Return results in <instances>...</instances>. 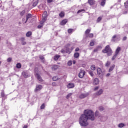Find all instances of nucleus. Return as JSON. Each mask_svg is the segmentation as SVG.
Listing matches in <instances>:
<instances>
[{"mask_svg": "<svg viewBox=\"0 0 128 128\" xmlns=\"http://www.w3.org/2000/svg\"><path fill=\"white\" fill-rule=\"evenodd\" d=\"M102 20V17H99L97 20V22H100Z\"/></svg>", "mask_w": 128, "mask_h": 128, "instance_id": "79ce46f5", "label": "nucleus"}, {"mask_svg": "<svg viewBox=\"0 0 128 128\" xmlns=\"http://www.w3.org/2000/svg\"><path fill=\"white\" fill-rule=\"evenodd\" d=\"M58 66L54 65L52 67V70H58Z\"/></svg>", "mask_w": 128, "mask_h": 128, "instance_id": "4be33fe9", "label": "nucleus"}, {"mask_svg": "<svg viewBox=\"0 0 128 128\" xmlns=\"http://www.w3.org/2000/svg\"><path fill=\"white\" fill-rule=\"evenodd\" d=\"M100 84V80L98 78H96L94 80V86H98V84Z\"/></svg>", "mask_w": 128, "mask_h": 128, "instance_id": "ddd939ff", "label": "nucleus"}, {"mask_svg": "<svg viewBox=\"0 0 128 128\" xmlns=\"http://www.w3.org/2000/svg\"><path fill=\"white\" fill-rule=\"evenodd\" d=\"M120 50H122V48L120 47H118V48L116 50L115 55L113 56L112 60H114L116 58Z\"/></svg>", "mask_w": 128, "mask_h": 128, "instance_id": "39448f33", "label": "nucleus"}, {"mask_svg": "<svg viewBox=\"0 0 128 128\" xmlns=\"http://www.w3.org/2000/svg\"><path fill=\"white\" fill-rule=\"evenodd\" d=\"M118 40H120V36H118L115 35L113 36L112 40L113 42H118Z\"/></svg>", "mask_w": 128, "mask_h": 128, "instance_id": "6e6552de", "label": "nucleus"}, {"mask_svg": "<svg viewBox=\"0 0 128 128\" xmlns=\"http://www.w3.org/2000/svg\"><path fill=\"white\" fill-rule=\"evenodd\" d=\"M84 12L86 10H79L78 12V14H80V12Z\"/></svg>", "mask_w": 128, "mask_h": 128, "instance_id": "37998d69", "label": "nucleus"}, {"mask_svg": "<svg viewBox=\"0 0 128 128\" xmlns=\"http://www.w3.org/2000/svg\"><path fill=\"white\" fill-rule=\"evenodd\" d=\"M74 50V47L73 46L71 48V52H72V50Z\"/></svg>", "mask_w": 128, "mask_h": 128, "instance_id": "680f3d73", "label": "nucleus"}, {"mask_svg": "<svg viewBox=\"0 0 128 128\" xmlns=\"http://www.w3.org/2000/svg\"><path fill=\"white\" fill-rule=\"evenodd\" d=\"M61 52H62V54H66V49H65V50L62 49L61 51Z\"/></svg>", "mask_w": 128, "mask_h": 128, "instance_id": "49530a36", "label": "nucleus"}, {"mask_svg": "<svg viewBox=\"0 0 128 128\" xmlns=\"http://www.w3.org/2000/svg\"><path fill=\"white\" fill-rule=\"evenodd\" d=\"M90 46H94V42H91L90 43Z\"/></svg>", "mask_w": 128, "mask_h": 128, "instance_id": "09e8293b", "label": "nucleus"}, {"mask_svg": "<svg viewBox=\"0 0 128 128\" xmlns=\"http://www.w3.org/2000/svg\"><path fill=\"white\" fill-rule=\"evenodd\" d=\"M24 128H28V126H24Z\"/></svg>", "mask_w": 128, "mask_h": 128, "instance_id": "338daca9", "label": "nucleus"}, {"mask_svg": "<svg viewBox=\"0 0 128 128\" xmlns=\"http://www.w3.org/2000/svg\"><path fill=\"white\" fill-rule=\"evenodd\" d=\"M124 6L126 8H128V1H127L126 2L124 3Z\"/></svg>", "mask_w": 128, "mask_h": 128, "instance_id": "4c0bfd02", "label": "nucleus"}, {"mask_svg": "<svg viewBox=\"0 0 128 128\" xmlns=\"http://www.w3.org/2000/svg\"><path fill=\"white\" fill-rule=\"evenodd\" d=\"M110 76V74H106V78H108V76Z\"/></svg>", "mask_w": 128, "mask_h": 128, "instance_id": "052dcab7", "label": "nucleus"}, {"mask_svg": "<svg viewBox=\"0 0 128 128\" xmlns=\"http://www.w3.org/2000/svg\"><path fill=\"white\" fill-rule=\"evenodd\" d=\"M12 60V58H8L7 60L8 62H11Z\"/></svg>", "mask_w": 128, "mask_h": 128, "instance_id": "a18cd8bd", "label": "nucleus"}, {"mask_svg": "<svg viewBox=\"0 0 128 128\" xmlns=\"http://www.w3.org/2000/svg\"><path fill=\"white\" fill-rule=\"evenodd\" d=\"M67 23H68V20H64L61 22L60 24L61 26H65V24H66Z\"/></svg>", "mask_w": 128, "mask_h": 128, "instance_id": "a211bd4d", "label": "nucleus"}, {"mask_svg": "<svg viewBox=\"0 0 128 128\" xmlns=\"http://www.w3.org/2000/svg\"><path fill=\"white\" fill-rule=\"evenodd\" d=\"M68 66H72V61H69V62H68Z\"/></svg>", "mask_w": 128, "mask_h": 128, "instance_id": "ea45409f", "label": "nucleus"}, {"mask_svg": "<svg viewBox=\"0 0 128 128\" xmlns=\"http://www.w3.org/2000/svg\"><path fill=\"white\" fill-rule=\"evenodd\" d=\"M86 36L87 38H94V34H89L87 35Z\"/></svg>", "mask_w": 128, "mask_h": 128, "instance_id": "c85d7f7f", "label": "nucleus"}, {"mask_svg": "<svg viewBox=\"0 0 128 128\" xmlns=\"http://www.w3.org/2000/svg\"><path fill=\"white\" fill-rule=\"evenodd\" d=\"M106 0H102L101 2V6H106Z\"/></svg>", "mask_w": 128, "mask_h": 128, "instance_id": "6ab92c4d", "label": "nucleus"}, {"mask_svg": "<svg viewBox=\"0 0 128 128\" xmlns=\"http://www.w3.org/2000/svg\"><path fill=\"white\" fill-rule=\"evenodd\" d=\"M46 108V106L44 104H42L40 107L41 110H44V108Z\"/></svg>", "mask_w": 128, "mask_h": 128, "instance_id": "58836bf2", "label": "nucleus"}, {"mask_svg": "<svg viewBox=\"0 0 128 128\" xmlns=\"http://www.w3.org/2000/svg\"><path fill=\"white\" fill-rule=\"evenodd\" d=\"M1 64H2V62L0 61V66Z\"/></svg>", "mask_w": 128, "mask_h": 128, "instance_id": "774afa93", "label": "nucleus"}, {"mask_svg": "<svg viewBox=\"0 0 128 128\" xmlns=\"http://www.w3.org/2000/svg\"><path fill=\"white\" fill-rule=\"evenodd\" d=\"M68 88H74V84H69L68 86Z\"/></svg>", "mask_w": 128, "mask_h": 128, "instance_id": "f3484780", "label": "nucleus"}, {"mask_svg": "<svg viewBox=\"0 0 128 128\" xmlns=\"http://www.w3.org/2000/svg\"><path fill=\"white\" fill-rule=\"evenodd\" d=\"M64 16H65V14H64V12H61L60 14V16L61 18H64Z\"/></svg>", "mask_w": 128, "mask_h": 128, "instance_id": "5701e85b", "label": "nucleus"}, {"mask_svg": "<svg viewBox=\"0 0 128 128\" xmlns=\"http://www.w3.org/2000/svg\"><path fill=\"white\" fill-rule=\"evenodd\" d=\"M96 118H98L100 120H101L102 122L104 121V116L100 114V112H98V111H96Z\"/></svg>", "mask_w": 128, "mask_h": 128, "instance_id": "423d86ee", "label": "nucleus"}, {"mask_svg": "<svg viewBox=\"0 0 128 128\" xmlns=\"http://www.w3.org/2000/svg\"><path fill=\"white\" fill-rule=\"evenodd\" d=\"M16 68H22V64L18 63L16 64Z\"/></svg>", "mask_w": 128, "mask_h": 128, "instance_id": "7c9ffc66", "label": "nucleus"}, {"mask_svg": "<svg viewBox=\"0 0 128 128\" xmlns=\"http://www.w3.org/2000/svg\"><path fill=\"white\" fill-rule=\"evenodd\" d=\"M48 20V12H44L42 18V21L40 22V24H44L45 22Z\"/></svg>", "mask_w": 128, "mask_h": 128, "instance_id": "20e7f679", "label": "nucleus"}, {"mask_svg": "<svg viewBox=\"0 0 128 128\" xmlns=\"http://www.w3.org/2000/svg\"><path fill=\"white\" fill-rule=\"evenodd\" d=\"M104 93V90H100L96 94H94V96H102Z\"/></svg>", "mask_w": 128, "mask_h": 128, "instance_id": "9b49d317", "label": "nucleus"}, {"mask_svg": "<svg viewBox=\"0 0 128 128\" xmlns=\"http://www.w3.org/2000/svg\"><path fill=\"white\" fill-rule=\"evenodd\" d=\"M99 110L100 112H104V107L101 106Z\"/></svg>", "mask_w": 128, "mask_h": 128, "instance_id": "c03bdc74", "label": "nucleus"}, {"mask_svg": "<svg viewBox=\"0 0 128 128\" xmlns=\"http://www.w3.org/2000/svg\"><path fill=\"white\" fill-rule=\"evenodd\" d=\"M2 98H4V91H2Z\"/></svg>", "mask_w": 128, "mask_h": 128, "instance_id": "3c124183", "label": "nucleus"}, {"mask_svg": "<svg viewBox=\"0 0 128 128\" xmlns=\"http://www.w3.org/2000/svg\"><path fill=\"white\" fill-rule=\"evenodd\" d=\"M128 38L126 37H124V38H123V40H126V39Z\"/></svg>", "mask_w": 128, "mask_h": 128, "instance_id": "e2e57ef3", "label": "nucleus"}, {"mask_svg": "<svg viewBox=\"0 0 128 128\" xmlns=\"http://www.w3.org/2000/svg\"><path fill=\"white\" fill-rule=\"evenodd\" d=\"M102 52L104 54H107L108 56H110L112 54V48H110V46H106V48L102 50Z\"/></svg>", "mask_w": 128, "mask_h": 128, "instance_id": "f03ea898", "label": "nucleus"}, {"mask_svg": "<svg viewBox=\"0 0 128 128\" xmlns=\"http://www.w3.org/2000/svg\"><path fill=\"white\" fill-rule=\"evenodd\" d=\"M76 52H80V48H76Z\"/></svg>", "mask_w": 128, "mask_h": 128, "instance_id": "13d9d810", "label": "nucleus"}, {"mask_svg": "<svg viewBox=\"0 0 128 128\" xmlns=\"http://www.w3.org/2000/svg\"><path fill=\"white\" fill-rule=\"evenodd\" d=\"M42 90V86L38 85L36 86V88L34 90L35 92H40V90Z\"/></svg>", "mask_w": 128, "mask_h": 128, "instance_id": "1a4fd4ad", "label": "nucleus"}, {"mask_svg": "<svg viewBox=\"0 0 128 128\" xmlns=\"http://www.w3.org/2000/svg\"><path fill=\"white\" fill-rule=\"evenodd\" d=\"M90 32V30H87L86 32V36H88Z\"/></svg>", "mask_w": 128, "mask_h": 128, "instance_id": "473e14b6", "label": "nucleus"}, {"mask_svg": "<svg viewBox=\"0 0 128 128\" xmlns=\"http://www.w3.org/2000/svg\"><path fill=\"white\" fill-rule=\"evenodd\" d=\"M98 88H100L98 86L96 87L94 90H98Z\"/></svg>", "mask_w": 128, "mask_h": 128, "instance_id": "6e6d98bb", "label": "nucleus"}, {"mask_svg": "<svg viewBox=\"0 0 128 128\" xmlns=\"http://www.w3.org/2000/svg\"><path fill=\"white\" fill-rule=\"evenodd\" d=\"M24 40H26V39L24 38H21V42H24Z\"/></svg>", "mask_w": 128, "mask_h": 128, "instance_id": "4d7b16f0", "label": "nucleus"}, {"mask_svg": "<svg viewBox=\"0 0 128 128\" xmlns=\"http://www.w3.org/2000/svg\"><path fill=\"white\" fill-rule=\"evenodd\" d=\"M84 76H86V72L84 70H81L79 74V78H84Z\"/></svg>", "mask_w": 128, "mask_h": 128, "instance_id": "9d476101", "label": "nucleus"}, {"mask_svg": "<svg viewBox=\"0 0 128 128\" xmlns=\"http://www.w3.org/2000/svg\"><path fill=\"white\" fill-rule=\"evenodd\" d=\"M98 49H96L95 50H94V52H98Z\"/></svg>", "mask_w": 128, "mask_h": 128, "instance_id": "bf43d9fd", "label": "nucleus"}, {"mask_svg": "<svg viewBox=\"0 0 128 128\" xmlns=\"http://www.w3.org/2000/svg\"><path fill=\"white\" fill-rule=\"evenodd\" d=\"M88 120L92 121L96 120L94 112L92 110H86L84 114H82L80 117V124L81 126H88Z\"/></svg>", "mask_w": 128, "mask_h": 128, "instance_id": "f257e3e1", "label": "nucleus"}, {"mask_svg": "<svg viewBox=\"0 0 128 128\" xmlns=\"http://www.w3.org/2000/svg\"><path fill=\"white\" fill-rule=\"evenodd\" d=\"M52 0H48V4H50V3L52 2Z\"/></svg>", "mask_w": 128, "mask_h": 128, "instance_id": "864d4df0", "label": "nucleus"}, {"mask_svg": "<svg viewBox=\"0 0 128 128\" xmlns=\"http://www.w3.org/2000/svg\"><path fill=\"white\" fill-rule=\"evenodd\" d=\"M114 68H116V65H112L109 70V72H112L114 70Z\"/></svg>", "mask_w": 128, "mask_h": 128, "instance_id": "aec40b11", "label": "nucleus"}, {"mask_svg": "<svg viewBox=\"0 0 128 128\" xmlns=\"http://www.w3.org/2000/svg\"><path fill=\"white\" fill-rule=\"evenodd\" d=\"M88 3L89 4H90V6H94V1L93 0H88Z\"/></svg>", "mask_w": 128, "mask_h": 128, "instance_id": "412c9836", "label": "nucleus"}, {"mask_svg": "<svg viewBox=\"0 0 128 128\" xmlns=\"http://www.w3.org/2000/svg\"><path fill=\"white\" fill-rule=\"evenodd\" d=\"M74 56L75 58H80V54L76 52L74 54Z\"/></svg>", "mask_w": 128, "mask_h": 128, "instance_id": "b1692460", "label": "nucleus"}, {"mask_svg": "<svg viewBox=\"0 0 128 128\" xmlns=\"http://www.w3.org/2000/svg\"><path fill=\"white\" fill-rule=\"evenodd\" d=\"M35 74L36 76L38 78V80L40 82H44V80H42V76H40V74H38V68H35Z\"/></svg>", "mask_w": 128, "mask_h": 128, "instance_id": "7ed1b4c3", "label": "nucleus"}, {"mask_svg": "<svg viewBox=\"0 0 128 128\" xmlns=\"http://www.w3.org/2000/svg\"><path fill=\"white\" fill-rule=\"evenodd\" d=\"M128 14V11H126L124 12V14Z\"/></svg>", "mask_w": 128, "mask_h": 128, "instance_id": "0e129e2a", "label": "nucleus"}, {"mask_svg": "<svg viewBox=\"0 0 128 128\" xmlns=\"http://www.w3.org/2000/svg\"><path fill=\"white\" fill-rule=\"evenodd\" d=\"M88 94H82L80 96V98H86L87 96H88Z\"/></svg>", "mask_w": 128, "mask_h": 128, "instance_id": "4468645a", "label": "nucleus"}, {"mask_svg": "<svg viewBox=\"0 0 128 128\" xmlns=\"http://www.w3.org/2000/svg\"><path fill=\"white\" fill-rule=\"evenodd\" d=\"M97 72L98 76H104V73L102 72V70L100 68H97Z\"/></svg>", "mask_w": 128, "mask_h": 128, "instance_id": "f8f14e48", "label": "nucleus"}, {"mask_svg": "<svg viewBox=\"0 0 128 128\" xmlns=\"http://www.w3.org/2000/svg\"><path fill=\"white\" fill-rule=\"evenodd\" d=\"M44 26V24H41L38 26V28H42Z\"/></svg>", "mask_w": 128, "mask_h": 128, "instance_id": "de8ad7c7", "label": "nucleus"}, {"mask_svg": "<svg viewBox=\"0 0 128 128\" xmlns=\"http://www.w3.org/2000/svg\"><path fill=\"white\" fill-rule=\"evenodd\" d=\"M68 34H72L74 32V30L73 29H69L68 30Z\"/></svg>", "mask_w": 128, "mask_h": 128, "instance_id": "72a5a7b5", "label": "nucleus"}, {"mask_svg": "<svg viewBox=\"0 0 128 128\" xmlns=\"http://www.w3.org/2000/svg\"><path fill=\"white\" fill-rule=\"evenodd\" d=\"M60 58V56L56 55L54 56V60H58V58Z\"/></svg>", "mask_w": 128, "mask_h": 128, "instance_id": "bb28decb", "label": "nucleus"}, {"mask_svg": "<svg viewBox=\"0 0 128 128\" xmlns=\"http://www.w3.org/2000/svg\"><path fill=\"white\" fill-rule=\"evenodd\" d=\"M22 46H26V42L24 41L22 42Z\"/></svg>", "mask_w": 128, "mask_h": 128, "instance_id": "603ef678", "label": "nucleus"}, {"mask_svg": "<svg viewBox=\"0 0 128 128\" xmlns=\"http://www.w3.org/2000/svg\"><path fill=\"white\" fill-rule=\"evenodd\" d=\"M91 70H96V66L93 65L92 66H91Z\"/></svg>", "mask_w": 128, "mask_h": 128, "instance_id": "c756f323", "label": "nucleus"}, {"mask_svg": "<svg viewBox=\"0 0 128 128\" xmlns=\"http://www.w3.org/2000/svg\"><path fill=\"white\" fill-rule=\"evenodd\" d=\"M52 80L54 82H56L58 80V77L54 76Z\"/></svg>", "mask_w": 128, "mask_h": 128, "instance_id": "2f4dec72", "label": "nucleus"}, {"mask_svg": "<svg viewBox=\"0 0 128 128\" xmlns=\"http://www.w3.org/2000/svg\"><path fill=\"white\" fill-rule=\"evenodd\" d=\"M38 0L35 2L33 4V6H34V8H36V6H38Z\"/></svg>", "mask_w": 128, "mask_h": 128, "instance_id": "cd10ccee", "label": "nucleus"}, {"mask_svg": "<svg viewBox=\"0 0 128 128\" xmlns=\"http://www.w3.org/2000/svg\"><path fill=\"white\" fill-rule=\"evenodd\" d=\"M52 84L53 86H56V82H53Z\"/></svg>", "mask_w": 128, "mask_h": 128, "instance_id": "5fc2aeb1", "label": "nucleus"}, {"mask_svg": "<svg viewBox=\"0 0 128 128\" xmlns=\"http://www.w3.org/2000/svg\"><path fill=\"white\" fill-rule=\"evenodd\" d=\"M22 74L24 76V78H26L30 76L28 75V72H23Z\"/></svg>", "mask_w": 128, "mask_h": 128, "instance_id": "dca6fc26", "label": "nucleus"}, {"mask_svg": "<svg viewBox=\"0 0 128 128\" xmlns=\"http://www.w3.org/2000/svg\"><path fill=\"white\" fill-rule=\"evenodd\" d=\"M118 126L120 128H124V126H126V125H124V124H118Z\"/></svg>", "mask_w": 128, "mask_h": 128, "instance_id": "a878e982", "label": "nucleus"}, {"mask_svg": "<svg viewBox=\"0 0 128 128\" xmlns=\"http://www.w3.org/2000/svg\"><path fill=\"white\" fill-rule=\"evenodd\" d=\"M40 60H42L43 62H44V56H40Z\"/></svg>", "mask_w": 128, "mask_h": 128, "instance_id": "c9c22d12", "label": "nucleus"}, {"mask_svg": "<svg viewBox=\"0 0 128 128\" xmlns=\"http://www.w3.org/2000/svg\"><path fill=\"white\" fill-rule=\"evenodd\" d=\"M32 34V33L31 32H28L26 34V36L27 38H30Z\"/></svg>", "mask_w": 128, "mask_h": 128, "instance_id": "393cba45", "label": "nucleus"}, {"mask_svg": "<svg viewBox=\"0 0 128 128\" xmlns=\"http://www.w3.org/2000/svg\"><path fill=\"white\" fill-rule=\"evenodd\" d=\"M76 61H74V62H73L74 64H76Z\"/></svg>", "mask_w": 128, "mask_h": 128, "instance_id": "69168bd1", "label": "nucleus"}, {"mask_svg": "<svg viewBox=\"0 0 128 128\" xmlns=\"http://www.w3.org/2000/svg\"><path fill=\"white\" fill-rule=\"evenodd\" d=\"M110 66V62H108L106 64V66H107V67H108Z\"/></svg>", "mask_w": 128, "mask_h": 128, "instance_id": "a19ab883", "label": "nucleus"}, {"mask_svg": "<svg viewBox=\"0 0 128 128\" xmlns=\"http://www.w3.org/2000/svg\"><path fill=\"white\" fill-rule=\"evenodd\" d=\"M89 74H90V76H91L94 77V72H92V71H90L89 72Z\"/></svg>", "mask_w": 128, "mask_h": 128, "instance_id": "e433bc0d", "label": "nucleus"}, {"mask_svg": "<svg viewBox=\"0 0 128 128\" xmlns=\"http://www.w3.org/2000/svg\"><path fill=\"white\" fill-rule=\"evenodd\" d=\"M24 14H26V12L25 11H22L20 13V16H24Z\"/></svg>", "mask_w": 128, "mask_h": 128, "instance_id": "8fccbe9b", "label": "nucleus"}, {"mask_svg": "<svg viewBox=\"0 0 128 128\" xmlns=\"http://www.w3.org/2000/svg\"><path fill=\"white\" fill-rule=\"evenodd\" d=\"M70 44H68L65 48V50H66V54H72V51L70 50Z\"/></svg>", "mask_w": 128, "mask_h": 128, "instance_id": "0eeeda50", "label": "nucleus"}, {"mask_svg": "<svg viewBox=\"0 0 128 128\" xmlns=\"http://www.w3.org/2000/svg\"><path fill=\"white\" fill-rule=\"evenodd\" d=\"M32 18V14H28L26 16V20L25 22V24H26L28 20H30V18Z\"/></svg>", "mask_w": 128, "mask_h": 128, "instance_id": "2eb2a0df", "label": "nucleus"}, {"mask_svg": "<svg viewBox=\"0 0 128 128\" xmlns=\"http://www.w3.org/2000/svg\"><path fill=\"white\" fill-rule=\"evenodd\" d=\"M72 96V93H70V94H69L67 96H66V98L68 100V98H70V96Z\"/></svg>", "mask_w": 128, "mask_h": 128, "instance_id": "f704fd0d", "label": "nucleus"}]
</instances>
